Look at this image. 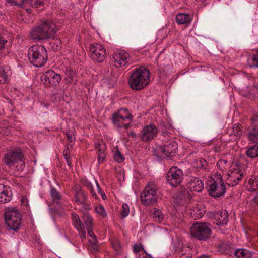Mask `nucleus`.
I'll list each match as a JSON object with an SVG mask.
<instances>
[{
    "mask_svg": "<svg viewBox=\"0 0 258 258\" xmlns=\"http://www.w3.org/2000/svg\"><path fill=\"white\" fill-rule=\"evenodd\" d=\"M87 230L88 231V234L89 235V236L93 237L94 238H96L94 233L92 231V228H87Z\"/></svg>",
    "mask_w": 258,
    "mask_h": 258,
    "instance_id": "51",
    "label": "nucleus"
},
{
    "mask_svg": "<svg viewBox=\"0 0 258 258\" xmlns=\"http://www.w3.org/2000/svg\"><path fill=\"white\" fill-rule=\"evenodd\" d=\"M64 159H65V160H66V161L67 162V163L68 165H69V166H71L72 162L71 161L70 156H67V157H64Z\"/></svg>",
    "mask_w": 258,
    "mask_h": 258,
    "instance_id": "57",
    "label": "nucleus"
},
{
    "mask_svg": "<svg viewBox=\"0 0 258 258\" xmlns=\"http://www.w3.org/2000/svg\"><path fill=\"white\" fill-rule=\"evenodd\" d=\"M74 199L76 203L78 205L83 203L87 200L86 196L82 190H78L75 191Z\"/></svg>",
    "mask_w": 258,
    "mask_h": 258,
    "instance_id": "31",
    "label": "nucleus"
},
{
    "mask_svg": "<svg viewBox=\"0 0 258 258\" xmlns=\"http://www.w3.org/2000/svg\"><path fill=\"white\" fill-rule=\"evenodd\" d=\"M207 189L209 195L214 198H219L225 193V185L220 174H215L212 177L208 182Z\"/></svg>",
    "mask_w": 258,
    "mask_h": 258,
    "instance_id": "5",
    "label": "nucleus"
},
{
    "mask_svg": "<svg viewBox=\"0 0 258 258\" xmlns=\"http://www.w3.org/2000/svg\"><path fill=\"white\" fill-rule=\"evenodd\" d=\"M129 206L126 203H123L122 205V210L121 211V215L122 218L126 217L129 214Z\"/></svg>",
    "mask_w": 258,
    "mask_h": 258,
    "instance_id": "40",
    "label": "nucleus"
},
{
    "mask_svg": "<svg viewBox=\"0 0 258 258\" xmlns=\"http://www.w3.org/2000/svg\"><path fill=\"white\" fill-rule=\"evenodd\" d=\"M205 207L203 205H198L194 207L191 214L195 218L199 219L203 217L205 214Z\"/></svg>",
    "mask_w": 258,
    "mask_h": 258,
    "instance_id": "27",
    "label": "nucleus"
},
{
    "mask_svg": "<svg viewBox=\"0 0 258 258\" xmlns=\"http://www.w3.org/2000/svg\"><path fill=\"white\" fill-rule=\"evenodd\" d=\"M248 139L251 142L258 144V125L253 126L249 130Z\"/></svg>",
    "mask_w": 258,
    "mask_h": 258,
    "instance_id": "26",
    "label": "nucleus"
},
{
    "mask_svg": "<svg viewBox=\"0 0 258 258\" xmlns=\"http://www.w3.org/2000/svg\"><path fill=\"white\" fill-rule=\"evenodd\" d=\"M228 221V213L225 210H218L214 214L213 223L217 225L223 226Z\"/></svg>",
    "mask_w": 258,
    "mask_h": 258,
    "instance_id": "19",
    "label": "nucleus"
},
{
    "mask_svg": "<svg viewBox=\"0 0 258 258\" xmlns=\"http://www.w3.org/2000/svg\"><path fill=\"white\" fill-rule=\"evenodd\" d=\"M51 98L54 102H56L57 101V93H53L51 96Z\"/></svg>",
    "mask_w": 258,
    "mask_h": 258,
    "instance_id": "54",
    "label": "nucleus"
},
{
    "mask_svg": "<svg viewBox=\"0 0 258 258\" xmlns=\"http://www.w3.org/2000/svg\"><path fill=\"white\" fill-rule=\"evenodd\" d=\"M20 7L24 8L33 7V0H22Z\"/></svg>",
    "mask_w": 258,
    "mask_h": 258,
    "instance_id": "43",
    "label": "nucleus"
},
{
    "mask_svg": "<svg viewBox=\"0 0 258 258\" xmlns=\"http://www.w3.org/2000/svg\"><path fill=\"white\" fill-rule=\"evenodd\" d=\"M79 205H81L82 208L85 211H87L91 209L90 205L86 203V201H84L83 203H80Z\"/></svg>",
    "mask_w": 258,
    "mask_h": 258,
    "instance_id": "47",
    "label": "nucleus"
},
{
    "mask_svg": "<svg viewBox=\"0 0 258 258\" xmlns=\"http://www.w3.org/2000/svg\"><path fill=\"white\" fill-rule=\"evenodd\" d=\"M232 134L240 138L242 134V127L239 124H234L232 128Z\"/></svg>",
    "mask_w": 258,
    "mask_h": 258,
    "instance_id": "35",
    "label": "nucleus"
},
{
    "mask_svg": "<svg viewBox=\"0 0 258 258\" xmlns=\"http://www.w3.org/2000/svg\"><path fill=\"white\" fill-rule=\"evenodd\" d=\"M7 42V41L4 39L1 35H0V50H2L5 48V44Z\"/></svg>",
    "mask_w": 258,
    "mask_h": 258,
    "instance_id": "48",
    "label": "nucleus"
},
{
    "mask_svg": "<svg viewBox=\"0 0 258 258\" xmlns=\"http://www.w3.org/2000/svg\"><path fill=\"white\" fill-rule=\"evenodd\" d=\"M50 196L52 199V202L56 204L58 208L61 207V196L58 191L54 187H51L50 190Z\"/></svg>",
    "mask_w": 258,
    "mask_h": 258,
    "instance_id": "24",
    "label": "nucleus"
},
{
    "mask_svg": "<svg viewBox=\"0 0 258 258\" xmlns=\"http://www.w3.org/2000/svg\"><path fill=\"white\" fill-rule=\"evenodd\" d=\"M128 135L133 138H135L136 136V134L134 132H130L128 133Z\"/></svg>",
    "mask_w": 258,
    "mask_h": 258,
    "instance_id": "60",
    "label": "nucleus"
},
{
    "mask_svg": "<svg viewBox=\"0 0 258 258\" xmlns=\"http://www.w3.org/2000/svg\"><path fill=\"white\" fill-rule=\"evenodd\" d=\"M153 218L156 222H161L164 219V214L159 209L154 208L152 212Z\"/></svg>",
    "mask_w": 258,
    "mask_h": 258,
    "instance_id": "33",
    "label": "nucleus"
},
{
    "mask_svg": "<svg viewBox=\"0 0 258 258\" xmlns=\"http://www.w3.org/2000/svg\"><path fill=\"white\" fill-rule=\"evenodd\" d=\"M144 249L143 245H135L133 247V251L134 253L136 254V257L137 258V254H142V252H144Z\"/></svg>",
    "mask_w": 258,
    "mask_h": 258,
    "instance_id": "41",
    "label": "nucleus"
},
{
    "mask_svg": "<svg viewBox=\"0 0 258 258\" xmlns=\"http://www.w3.org/2000/svg\"><path fill=\"white\" fill-rule=\"evenodd\" d=\"M246 155L251 158L258 157V144L250 146L246 151Z\"/></svg>",
    "mask_w": 258,
    "mask_h": 258,
    "instance_id": "30",
    "label": "nucleus"
},
{
    "mask_svg": "<svg viewBox=\"0 0 258 258\" xmlns=\"http://www.w3.org/2000/svg\"><path fill=\"white\" fill-rule=\"evenodd\" d=\"M5 218L8 226L14 231H17L20 228L21 215L18 210L12 208L5 212Z\"/></svg>",
    "mask_w": 258,
    "mask_h": 258,
    "instance_id": "9",
    "label": "nucleus"
},
{
    "mask_svg": "<svg viewBox=\"0 0 258 258\" xmlns=\"http://www.w3.org/2000/svg\"><path fill=\"white\" fill-rule=\"evenodd\" d=\"M10 73L11 72L9 67H0V83L4 84L8 82Z\"/></svg>",
    "mask_w": 258,
    "mask_h": 258,
    "instance_id": "25",
    "label": "nucleus"
},
{
    "mask_svg": "<svg viewBox=\"0 0 258 258\" xmlns=\"http://www.w3.org/2000/svg\"><path fill=\"white\" fill-rule=\"evenodd\" d=\"M158 132V128L155 125H147L142 130V140L145 142L150 141L157 136Z\"/></svg>",
    "mask_w": 258,
    "mask_h": 258,
    "instance_id": "15",
    "label": "nucleus"
},
{
    "mask_svg": "<svg viewBox=\"0 0 258 258\" xmlns=\"http://www.w3.org/2000/svg\"><path fill=\"white\" fill-rule=\"evenodd\" d=\"M137 258H153L151 255L148 254L145 250L142 254H137Z\"/></svg>",
    "mask_w": 258,
    "mask_h": 258,
    "instance_id": "46",
    "label": "nucleus"
},
{
    "mask_svg": "<svg viewBox=\"0 0 258 258\" xmlns=\"http://www.w3.org/2000/svg\"><path fill=\"white\" fill-rule=\"evenodd\" d=\"M190 194L186 190H182L178 193L175 201L179 206H184L190 201Z\"/></svg>",
    "mask_w": 258,
    "mask_h": 258,
    "instance_id": "21",
    "label": "nucleus"
},
{
    "mask_svg": "<svg viewBox=\"0 0 258 258\" xmlns=\"http://www.w3.org/2000/svg\"><path fill=\"white\" fill-rule=\"evenodd\" d=\"M254 202L258 205V195L254 198Z\"/></svg>",
    "mask_w": 258,
    "mask_h": 258,
    "instance_id": "62",
    "label": "nucleus"
},
{
    "mask_svg": "<svg viewBox=\"0 0 258 258\" xmlns=\"http://www.w3.org/2000/svg\"><path fill=\"white\" fill-rule=\"evenodd\" d=\"M84 185L89 190L92 196L95 199H97V196L95 192L94 191L92 183L88 180H85L83 182Z\"/></svg>",
    "mask_w": 258,
    "mask_h": 258,
    "instance_id": "38",
    "label": "nucleus"
},
{
    "mask_svg": "<svg viewBox=\"0 0 258 258\" xmlns=\"http://www.w3.org/2000/svg\"><path fill=\"white\" fill-rule=\"evenodd\" d=\"M114 159L118 163H121L124 160V157L121 154L120 151L116 149L114 151Z\"/></svg>",
    "mask_w": 258,
    "mask_h": 258,
    "instance_id": "39",
    "label": "nucleus"
},
{
    "mask_svg": "<svg viewBox=\"0 0 258 258\" xmlns=\"http://www.w3.org/2000/svg\"><path fill=\"white\" fill-rule=\"evenodd\" d=\"M61 77L53 70H49L41 76V80L46 84L57 86L59 84Z\"/></svg>",
    "mask_w": 258,
    "mask_h": 258,
    "instance_id": "14",
    "label": "nucleus"
},
{
    "mask_svg": "<svg viewBox=\"0 0 258 258\" xmlns=\"http://www.w3.org/2000/svg\"><path fill=\"white\" fill-rule=\"evenodd\" d=\"M63 155L64 157L70 156V150L69 147L67 146L63 151Z\"/></svg>",
    "mask_w": 258,
    "mask_h": 258,
    "instance_id": "53",
    "label": "nucleus"
},
{
    "mask_svg": "<svg viewBox=\"0 0 258 258\" xmlns=\"http://www.w3.org/2000/svg\"><path fill=\"white\" fill-rule=\"evenodd\" d=\"M150 76L149 70L143 67L136 68L133 71L128 80V84L133 90H142L149 84Z\"/></svg>",
    "mask_w": 258,
    "mask_h": 258,
    "instance_id": "2",
    "label": "nucleus"
},
{
    "mask_svg": "<svg viewBox=\"0 0 258 258\" xmlns=\"http://www.w3.org/2000/svg\"><path fill=\"white\" fill-rule=\"evenodd\" d=\"M247 63L250 68L258 67V51L255 54L248 56Z\"/></svg>",
    "mask_w": 258,
    "mask_h": 258,
    "instance_id": "32",
    "label": "nucleus"
},
{
    "mask_svg": "<svg viewBox=\"0 0 258 258\" xmlns=\"http://www.w3.org/2000/svg\"><path fill=\"white\" fill-rule=\"evenodd\" d=\"M192 20V17L189 14L179 13L177 15L176 22L179 24H189Z\"/></svg>",
    "mask_w": 258,
    "mask_h": 258,
    "instance_id": "23",
    "label": "nucleus"
},
{
    "mask_svg": "<svg viewBox=\"0 0 258 258\" xmlns=\"http://www.w3.org/2000/svg\"><path fill=\"white\" fill-rule=\"evenodd\" d=\"M4 162L10 167L15 166L18 171H22L25 166L22 154L19 150L9 151L5 155Z\"/></svg>",
    "mask_w": 258,
    "mask_h": 258,
    "instance_id": "8",
    "label": "nucleus"
},
{
    "mask_svg": "<svg viewBox=\"0 0 258 258\" xmlns=\"http://www.w3.org/2000/svg\"><path fill=\"white\" fill-rule=\"evenodd\" d=\"M57 31L58 28L53 21L44 20L32 29L30 37L36 41L49 39L54 38Z\"/></svg>",
    "mask_w": 258,
    "mask_h": 258,
    "instance_id": "1",
    "label": "nucleus"
},
{
    "mask_svg": "<svg viewBox=\"0 0 258 258\" xmlns=\"http://www.w3.org/2000/svg\"><path fill=\"white\" fill-rule=\"evenodd\" d=\"M43 4V0H33V7L37 8L42 6Z\"/></svg>",
    "mask_w": 258,
    "mask_h": 258,
    "instance_id": "45",
    "label": "nucleus"
},
{
    "mask_svg": "<svg viewBox=\"0 0 258 258\" xmlns=\"http://www.w3.org/2000/svg\"><path fill=\"white\" fill-rule=\"evenodd\" d=\"M28 56L30 62L36 67L43 66L48 59L47 50L43 46L39 45L30 47Z\"/></svg>",
    "mask_w": 258,
    "mask_h": 258,
    "instance_id": "3",
    "label": "nucleus"
},
{
    "mask_svg": "<svg viewBox=\"0 0 258 258\" xmlns=\"http://www.w3.org/2000/svg\"><path fill=\"white\" fill-rule=\"evenodd\" d=\"M130 125H131V122H129L127 123H125L124 122L123 127H124L125 129H127L130 126Z\"/></svg>",
    "mask_w": 258,
    "mask_h": 258,
    "instance_id": "59",
    "label": "nucleus"
},
{
    "mask_svg": "<svg viewBox=\"0 0 258 258\" xmlns=\"http://www.w3.org/2000/svg\"><path fill=\"white\" fill-rule=\"evenodd\" d=\"M81 218L83 222L81 221L76 213H73L72 214V224L78 231L85 229V227L86 229L93 228V219L87 211L83 213Z\"/></svg>",
    "mask_w": 258,
    "mask_h": 258,
    "instance_id": "10",
    "label": "nucleus"
},
{
    "mask_svg": "<svg viewBox=\"0 0 258 258\" xmlns=\"http://www.w3.org/2000/svg\"><path fill=\"white\" fill-rule=\"evenodd\" d=\"M247 189L250 191H254L258 189V177L253 176L248 180Z\"/></svg>",
    "mask_w": 258,
    "mask_h": 258,
    "instance_id": "29",
    "label": "nucleus"
},
{
    "mask_svg": "<svg viewBox=\"0 0 258 258\" xmlns=\"http://www.w3.org/2000/svg\"><path fill=\"white\" fill-rule=\"evenodd\" d=\"M160 196L156 185L151 183L146 185L141 194V199L143 204L150 206L156 203Z\"/></svg>",
    "mask_w": 258,
    "mask_h": 258,
    "instance_id": "6",
    "label": "nucleus"
},
{
    "mask_svg": "<svg viewBox=\"0 0 258 258\" xmlns=\"http://www.w3.org/2000/svg\"><path fill=\"white\" fill-rule=\"evenodd\" d=\"M66 80L68 83H71L75 75V72L71 68H67L65 70Z\"/></svg>",
    "mask_w": 258,
    "mask_h": 258,
    "instance_id": "36",
    "label": "nucleus"
},
{
    "mask_svg": "<svg viewBox=\"0 0 258 258\" xmlns=\"http://www.w3.org/2000/svg\"><path fill=\"white\" fill-rule=\"evenodd\" d=\"M208 223L196 222L190 227V233L192 237L199 241H206L211 236L212 231Z\"/></svg>",
    "mask_w": 258,
    "mask_h": 258,
    "instance_id": "4",
    "label": "nucleus"
},
{
    "mask_svg": "<svg viewBox=\"0 0 258 258\" xmlns=\"http://www.w3.org/2000/svg\"><path fill=\"white\" fill-rule=\"evenodd\" d=\"M90 57L97 62H103L106 56V50L104 47L99 44H92L89 49Z\"/></svg>",
    "mask_w": 258,
    "mask_h": 258,
    "instance_id": "13",
    "label": "nucleus"
},
{
    "mask_svg": "<svg viewBox=\"0 0 258 258\" xmlns=\"http://www.w3.org/2000/svg\"><path fill=\"white\" fill-rule=\"evenodd\" d=\"M80 232V236L82 238H85L86 236V232L85 229H81L80 231H78Z\"/></svg>",
    "mask_w": 258,
    "mask_h": 258,
    "instance_id": "56",
    "label": "nucleus"
},
{
    "mask_svg": "<svg viewBox=\"0 0 258 258\" xmlns=\"http://www.w3.org/2000/svg\"><path fill=\"white\" fill-rule=\"evenodd\" d=\"M96 149L98 150V160L99 164H101L104 161L106 156L104 150L101 147V145L98 144L96 146Z\"/></svg>",
    "mask_w": 258,
    "mask_h": 258,
    "instance_id": "34",
    "label": "nucleus"
},
{
    "mask_svg": "<svg viewBox=\"0 0 258 258\" xmlns=\"http://www.w3.org/2000/svg\"><path fill=\"white\" fill-rule=\"evenodd\" d=\"M251 121L253 123H257L258 122V115H253L251 118Z\"/></svg>",
    "mask_w": 258,
    "mask_h": 258,
    "instance_id": "55",
    "label": "nucleus"
},
{
    "mask_svg": "<svg viewBox=\"0 0 258 258\" xmlns=\"http://www.w3.org/2000/svg\"><path fill=\"white\" fill-rule=\"evenodd\" d=\"M162 134L163 136H166L168 135V131L164 132V131H162Z\"/></svg>",
    "mask_w": 258,
    "mask_h": 258,
    "instance_id": "63",
    "label": "nucleus"
},
{
    "mask_svg": "<svg viewBox=\"0 0 258 258\" xmlns=\"http://www.w3.org/2000/svg\"><path fill=\"white\" fill-rule=\"evenodd\" d=\"M96 186H97V191H98V192L99 193V194H101V193H102L103 192L102 191V189L99 186V184L98 183L97 181H96Z\"/></svg>",
    "mask_w": 258,
    "mask_h": 258,
    "instance_id": "58",
    "label": "nucleus"
},
{
    "mask_svg": "<svg viewBox=\"0 0 258 258\" xmlns=\"http://www.w3.org/2000/svg\"><path fill=\"white\" fill-rule=\"evenodd\" d=\"M208 163L206 160L203 158H199L195 159L193 162V167L191 169H188L187 171V175H190L191 172L193 174L197 175H200L199 171L198 169L205 170L207 168Z\"/></svg>",
    "mask_w": 258,
    "mask_h": 258,
    "instance_id": "17",
    "label": "nucleus"
},
{
    "mask_svg": "<svg viewBox=\"0 0 258 258\" xmlns=\"http://www.w3.org/2000/svg\"><path fill=\"white\" fill-rule=\"evenodd\" d=\"M244 176V172L239 163H236L231 166L229 170L226 174L225 181L226 184L229 186H234L237 185L242 180Z\"/></svg>",
    "mask_w": 258,
    "mask_h": 258,
    "instance_id": "7",
    "label": "nucleus"
},
{
    "mask_svg": "<svg viewBox=\"0 0 258 258\" xmlns=\"http://www.w3.org/2000/svg\"><path fill=\"white\" fill-rule=\"evenodd\" d=\"M95 211L102 218H105L107 216L104 207L101 205H99L96 207Z\"/></svg>",
    "mask_w": 258,
    "mask_h": 258,
    "instance_id": "37",
    "label": "nucleus"
},
{
    "mask_svg": "<svg viewBox=\"0 0 258 258\" xmlns=\"http://www.w3.org/2000/svg\"><path fill=\"white\" fill-rule=\"evenodd\" d=\"M183 176L182 170L177 166H173L166 174L167 181L171 186L176 187L182 182Z\"/></svg>",
    "mask_w": 258,
    "mask_h": 258,
    "instance_id": "11",
    "label": "nucleus"
},
{
    "mask_svg": "<svg viewBox=\"0 0 258 258\" xmlns=\"http://www.w3.org/2000/svg\"><path fill=\"white\" fill-rule=\"evenodd\" d=\"M100 195L103 200H105L106 199V196L104 192L101 193Z\"/></svg>",
    "mask_w": 258,
    "mask_h": 258,
    "instance_id": "61",
    "label": "nucleus"
},
{
    "mask_svg": "<svg viewBox=\"0 0 258 258\" xmlns=\"http://www.w3.org/2000/svg\"><path fill=\"white\" fill-rule=\"evenodd\" d=\"M126 119H130V122L132 121L133 116L126 108H121L117 112L114 113L111 118L113 125L118 128L123 127V122Z\"/></svg>",
    "mask_w": 258,
    "mask_h": 258,
    "instance_id": "12",
    "label": "nucleus"
},
{
    "mask_svg": "<svg viewBox=\"0 0 258 258\" xmlns=\"http://www.w3.org/2000/svg\"><path fill=\"white\" fill-rule=\"evenodd\" d=\"M22 0H7V2L10 6H18L22 5Z\"/></svg>",
    "mask_w": 258,
    "mask_h": 258,
    "instance_id": "44",
    "label": "nucleus"
},
{
    "mask_svg": "<svg viewBox=\"0 0 258 258\" xmlns=\"http://www.w3.org/2000/svg\"><path fill=\"white\" fill-rule=\"evenodd\" d=\"M12 193L9 187L0 184V202L7 203L11 200Z\"/></svg>",
    "mask_w": 258,
    "mask_h": 258,
    "instance_id": "22",
    "label": "nucleus"
},
{
    "mask_svg": "<svg viewBox=\"0 0 258 258\" xmlns=\"http://www.w3.org/2000/svg\"><path fill=\"white\" fill-rule=\"evenodd\" d=\"M98 244V241L96 238H94L93 241L91 242V245L94 249H96L97 248Z\"/></svg>",
    "mask_w": 258,
    "mask_h": 258,
    "instance_id": "50",
    "label": "nucleus"
},
{
    "mask_svg": "<svg viewBox=\"0 0 258 258\" xmlns=\"http://www.w3.org/2000/svg\"><path fill=\"white\" fill-rule=\"evenodd\" d=\"M194 174H190V179L187 183L188 188L191 191H196L197 192H201L204 189V182L198 177H194Z\"/></svg>",
    "mask_w": 258,
    "mask_h": 258,
    "instance_id": "16",
    "label": "nucleus"
},
{
    "mask_svg": "<svg viewBox=\"0 0 258 258\" xmlns=\"http://www.w3.org/2000/svg\"><path fill=\"white\" fill-rule=\"evenodd\" d=\"M64 134L67 137V140L69 143H71L75 140V138L72 132H71L70 131H66Z\"/></svg>",
    "mask_w": 258,
    "mask_h": 258,
    "instance_id": "42",
    "label": "nucleus"
},
{
    "mask_svg": "<svg viewBox=\"0 0 258 258\" xmlns=\"http://www.w3.org/2000/svg\"><path fill=\"white\" fill-rule=\"evenodd\" d=\"M226 163L227 161L225 160H220L217 162V166L220 170H222V169L220 166L222 165L223 164H226Z\"/></svg>",
    "mask_w": 258,
    "mask_h": 258,
    "instance_id": "49",
    "label": "nucleus"
},
{
    "mask_svg": "<svg viewBox=\"0 0 258 258\" xmlns=\"http://www.w3.org/2000/svg\"><path fill=\"white\" fill-rule=\"evenodd\" d=\"M112 61H113L115 67H122L127 64L129 62V54L126 52L121 51L119 53L114 54L113 56Z\"/></svg>",
    "mask_w": 258,
    "mask_h": 258,
    "instance_id": "18",
    "label": "nucleus"
},
{
    "mask_svg": "<svg viewBox=\"0 0 258 258\" xmlns=\"http://www.w3.org/2000/svg\"><path fill=\"white\" fill-rule=\"evenodd\" d=\"M0 133H1L3 134H4V135L5 134L7 135V134H8L9 132L7 128H6V127L3 128L2 127H0Z\"/></svg>",
    "mask_w": 258,
    "mask_h": 258,
    "instance_id": "52",
    "label": "nucleus"
},
{
    "mask_svg": "<svg viewBox=\"0 0 258 258\" xmlns=\"http://www.w3.org/2000/svg\"><path fill=\"white\" fill-rule=\"evenodd\" d=\"M177 144L173 140H168L162 148V152L167 157H173L177 150Z\"/></svg>",
    "mask_w": 258,
    "mask_h": 258,
    "instance_id": "20",
    "label": "nucleus"
},
{
    "mask_svg": "<svg viewBox=\"0 0 258 258\" xmlns=\"http://www.w3.org/2000/svg\"><path fill=\"white\" fill-rule=\"evenodd\" d=\"M198 258H209V256H208L207 255H201V256L198 257Z\"/></svg>",
    "mask_w": 258,
    "mask_h": 258,
    "instance_id": "64",
    "label": "nucleus"
},
{
    "mask_svg": "<svg viewBox=\"0 0 258 258\" xmlns=\"http://www.w3.org/2000/svg\"><path fill=\"white\" fill-rule=\"evenodd\" d=\"M234 255L236 258H251L252 254L249 250L240 248L234 250Z\"/></svg>",
    "mask_w": 258,
    "mask_h": 258,
    "instance_id": "28",
    "label": "nucleus"
}]
</instances>
